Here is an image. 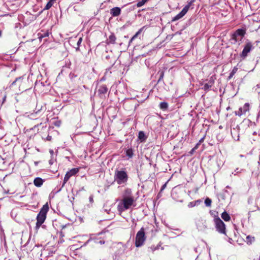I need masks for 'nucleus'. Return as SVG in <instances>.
Masks as SVG:
<instances>
[{
    "mask_svg": "<svg viewBox=\"0 0 260 260\" xmlns=\"http://www.w3.org/2000/svg\"><path fill=\"white\" fill-rule=\"evenodd\" d=\"M135 200L133 196L132 190L129 188H126L124 191L122 195V199L119 203L117 208L119 212L124 211L131 207L135 206Z\"/></svg>",
    "mask_w": 260,
    "mask_h": 260,
    "instance_id": "f257e3e1",
    "label": "nucleus"
},
{
    "mask_svg": "<svg viewBox=\"0 0 260 260\" xmlns=\"http://www.w3.org/2000/svg\"><path fill=\"white\" fill-rule=\"evenodd\" d=\"M49 210V207L46 203L41 209L40 211L38 213L37 216V222L36 228L37 230L39 229L41 225L44 223L46 218V214Z\"/></svg>",
    "mask_w": 260,
    "mask_h": 260,
    "instance_id": "f03ea898",
    "label": "nucleus"
},
{
    "mask_svg": "<svg viewBox=\"0 0 260 260\" xmlns=\"http://www.w3.org/2000/svg\"><path fill=\"white\" fill-rule=\"evenodd\" d=\"M245 34V29L239 28L236 30L233 34H232L231 38L232 44H238V45H240Z\"/></svg>",
    "mask_w": 260,
    "mask_h": 260,
    "instance_id": "7ed1b4c3",
    "label": "nucleus"
},
{
    "mask_svg": "<svg viewBox=\"0 0 260 260\" xmlns=\"http://www.w3.org/2000/svg\"><path fill=\"white\" fill-rule=\"evenodd\" d=\"M128 178V175L125 171L118 170L115 171L114 180L118 184H126Z\"/></svg>",
    "mask_w": 260,
    "mask_h": 260,
    "instance_id": "20e7f679",
    "label": "nucleus"
},
{
    "mask_svg": "<svg viewBox=\"0 0 260 260\" xmlns=\"http://www.w3.org/2000/svg\"><path fill=\"white\" fill-rule=\"evenodd\" d=\"M146 239L144 229L142 228L136 234L135 246L137 247L142 246L144 244Z\"/></svg>",
    "mask_w": 260,
    "mask_h": 260,
    "instance_id": "39448f33",
    "label": "nucleus"
},
{
    "mask_svg": "<svg viewBox=\"0 0 260 260\" xmlns=\"http://www.w3.org/2000/svg\"><path fill=\"white\" fill-rule=\"evenodd\" d=\"M216 230L221 234H225V225L218 217L214 219Z\"/></svg>",
    "mask_w": 260,
    "mask_h": 260,
    "instance_id": "423d86ee",
    "label": "nucleus"
},
{
    "mask_svg": "<svg viewBox=\"0 0 260 260\" xmlns=\"http://www.w3.org/2000/svg\"><path fill=\"white\" fill-rule=\"evenodd\" d=\"M253 48L252 44L251 42L248 41L246 43L244 47L240 54V56L243 58H245L249 52H250Z\"/></svg>",
    "mask_w": 260,
    "mask_h": 260,
    "instance_id": "0eeeda50",
    "label": "nucleus"
},
{
    "mask_svg": "<svg viewBox=\"0 0 260 260\" xmlns=\"http://www.w3.org/2000/svg\"><path fill=\"white\" fill-rule=\"evenodd\" d=\"M79 172L78 168H73L67 172L63 179L62 187L65 185L69 179L73 176L75 175Z\"/></svg>",
    "mask_w": 260,
    "mask_h": 260,
    "instance_id": "6e6552de",
    "label": "nucleus"
},
{
    "mask_svg": "<svg viewBox=\"0 0 260 260\" xmlns=\"http://www.w3.org/2000/svg\"><path fill=\"white\" fill-rule=\"evenodd\" d=\"M216 78L214 76H212L210 77V78L208 80H207L208 81L207 83L205 84H202L203 85V87H202V89H204L206 92L209 91L210 88L212 87V86L214 85L215 80Z\"/></svg>",
    "mask_w": 260,
    "mask_h": 260,
    "instance_id": "1a4fd4ad",
    "label": "nucleus"
},
{
    "mask_svg": "<svg viewBox=\"0 0 260 260\" xmlns=\"http://www.w3.org/2000/svg\"><path fill=\"white\" fill-rule=\"evenodd\" d=\"M23 80H24V78L23 77H20L17 78L15 79V80L12 82V83L11 85V86L14 85H16L19 88L20 90L24 89V88L23 87V84H24Z\"/></svg>",
    "mask_w": 260,
    "mask_h": 260,
    "instance_id": "9d476101",
    "label": "nucleus"
},
{
    "mask_svg": "<svg viewBox=\"0 0 260 260\" xmlns=\"http://www.w3.org/2000/svg\"><path fill=\"white\" fill-rule=\"evenodd\" d=\"M187 12V7L183 8L182 11L179 14H178L177 15H176L172 18V21H177L180 19V18H182L186 14Z\"/></svg>",
    "mask_w": 260,
    "mask_h": 260,
    "instance_id": "9b49d317",
    "label": "nucleus"
},
{
    "mask_svg": "<svg viewBox=\"0 0 260 260\" xmlns=\"http://www.w3.org/2000/svg\"><path fill=\"white\" fill-rule=\"evenodd\" d=\"M121 13V9L119 7H114L110 10V14L113 17H117Z\"/></svg>",
    "mask_w": 260,
    "mask_h": 260,
    "instance_id": "f8f14e48",
    "label": "nucleus"
},
{
    "mask_svg": "<svg viewBox=\"0 0 260 260\" xmlns=\"http://www.w3.org/2000/svg\"><path fill=\"white\" fill-rule=\"evenodd\" d=\"M108 91V88L105 85H102L100 86L99 89H98V93L101 96H102L105 93H107Z\"/></svg>",
    "mask_w": 260,
    "mask_h": 260,
    "instance_id": "ddd939ff",
    "label": "nucleus"
},
{
    "mask_svg": "<svg viewBox=\"0 0 260 260\" xmlns=\"http://www.w3.org/2000/svg\"><path fill=\"white\" fill-rule=\"evenodd\" d=\"M34 183L36 186L40 187L43 183V180L42 178L37 177L34 179Z\"/></svg>",
    "mask_w": 260,
    "mask_h": 260,
    "instance_id": "4468645a",
    "label": "nucleus"
},
{
    "mask_svg": "<svg viewBox=\"0 0 260 260\" xmlns=\"http://www.w3.org/2000/svg\"><path fill=\"white\" fill-rule=\"evenodd\" d=\"M221 218L225 221H229L231 219V217L229 215V214L226 212L224 211L221 214Z\"/></svg>",
    "mask_w": 260,
    "mask_h": 260,
    "instance_id": "2eb2a0df",
    "label": "nucleus"
},
{
    "mask_svg": "<svg viewBox=\"0 0 260 260\" xmlns=\"http://www.w3.org/2000/svg\"><path fill=\"white\" fill-rule=\"evenodd\" d=\"M201 202H202V201L200 200L191 202L188 204V207L189 208L193 207L194 206L199 205Z\"/></svg>",
    "mask_w": 260,
    "mask_h": 260,
    "instance_id": "dca6fc26",
    "label": "nucleus"
},
{
    "mask_svg": "<svg viewBox=\"0 0 260 260\" xmlns=\"http://www.w3.org/2000/svg\"><path fill=\"white\" fill-rule=\"evenodd\" d=\"M108 44H114L116 41V37L114 34H111L108 38Z\"/></svg>",
    "mask_w": 260,
    "mask_h": 260,
    "instance_id": "f3484780",
    "label": "nucleus"
},
{
    "mask_svg": "<svg viewBox=\"0 0 260 260\" xmlns=\"http://www.w3.org/2000/svg\"><path fill=\"white\" fill-rule=\"evenodd\" d=\"M138 138L141 142H143L146 139L147 137L143 131H140L139 133Z\"/></svg>",
    "mask_w": 260,
    "mask_h": 260,
    "instance_id": "a211bd4d",
    "label": "nucleus"
},
{
    "mask_svg": "<svg viewBox=\"0 0 260 260\" xmlns=\"http://www.w3.org/2000/svg\"><path fill=\"white\" fill-rule=\"evenodd\" d=\"M168 107V104L167 102H161L159 104V108L162 110H166Z\"/></svg>",
    "mask_w": 260,
    "mask_h": 260,
    "instance_id": "6ab92c4d",
    "label": "nucleus"
},
{
    "mask_svg": "<svg viewBox=\"0 0 260 260\" xmlns=\"http://www.w3.org/2000/svg\"><path fill=\"white\" fill-rule=\"evenodd\" d=\"M238 68L237 67H234L232 71V72L230 73V75L228 77L229 79H231L233 76L236 74V73L237 72Z\"/></svg>",
    "mask_w": 260,
    "mask_h": 260,
    "instance_id": "aec40b11",
    "label": "nucleus"
},
{
    "mask_svg": "<svg viewBox=\"0 0 260 260\" xmlns=\"http://www.w3.org/2000/svg\"><path fill=\"white\" fill-rule=\"evenodd\" d=\"M126 155L129 157V158H131L133 157V149L132 148H130V149H128L126 151Z\"/></svg>",
    "mask_w": 260,
    "mask_h": 260,
    "instance_id": "412c9836",
    "label": "nucleus"
},
{
    "mask_svg": "<svg viewBox=\"0 0 260 260\" xmlns=\"http://www.w3.org/2000/svg\"><path fill=\"white\" fill-rule=\"evenodd\" d=\"M142 30V28H141L136 33V34L130 40L129 43L132 42L136 38H137L138 35L140 34Z\"/></svg>",
    "mask_w": 260,
    "mask_h": 260,
    "instance_id": "4be33fe9",
    "label": "nucleus"
},
{
    "mask_svg": "<svg viewBox=\"0 0 260 260\" xmlns=\"http://www.w3.org/2000/svg\"><path fill=\"white\" fill-rule=\"evenodd\" d=\"M254 238L253 237H251L250 236H248L246 237V242L248 244H251L252 242L254 241Z\"/></svg>",
    "mask_w": 260,
    "mask_h": 260,
    "instance_id": "5701e85b",
    "label": "nucleus"
},
{
    "mask_svg": "<svg viewBox=\"0 0 260 260\" xmlns=\"http://www.w3.org/2000/svg\"><path fill=\"white\" fill-rule=\"evenodd\" d=\"M212 201L209 198H207L205 200V204L207 207H210L211 206Z\"/></svg>",
    "mask_w": 260,
    "mask_h": 260,
    "instance_id": "b1692460",
    "label": "nucleus"
},
{
    "mask_svg": "<svg viewBox=\"0 0 260 260\" xmlns=\"http://www.w3.org/2000/svg\"><path fill=\"white\" fill-rule=\"evenodd\" d=\"M241 108L243 109V112L245 113L249 109V105L248 103H245L243 107Z\"/></svg>",
    "mask_w": 260,
    "mask_h": 260,
    "instance_id": "393cba45",
    "label": "nucleus"
},
{
    "mask_svg": "<svg viewBox=\"0 0 260 260\" xmlns=\"http://www.w3.org/2000/svg\"><path fill=\"white\" fill-rule=\"evenodd\" d=\"M243 114H245V113L243 112V109H242L241 107L237 111H235V114L239 116H241Z\"/></svg>",
    "mask_w": 260,
    "mask_h": 260,
    "instance_id": "a878e982",
    "label": "nucleus"
},
{
    "mask_svg": "<svg viewBox=\"0 0 260 260\" xmlns=\"http://www.w3.org/2000/svg\"><path fill=\"white\" fill-rule=\"evenodd\" d=\"M196 0H189L188 2V4L186 5L184 8L187 7V11H188L190 7L193 4V3L195 2Z\"/></svg>",
    "mask_w": 260,
    "mask_h": 260,
    "instance_id": "bb28decb",
    "label": "nucleus"
},
{
    "mask_svg": "<svg viewBox=\"0 0 260 260\" xmlns=\"http://www.w3.org/2000/svg\"><path fill=\"white\" fill-rule=\"evenodd\" d=\"M53 3L50 0L44 8V10H49L53 5Z\"/></svg>",
    "mask_w": 260,
    "mask_h": 260,
    "instance_id": "cd10ccee",
    "label": "nucleus"
},
{
    "mask_svg": "<svg viewBox=\"0 0 260 260\" xmlns=\"http://www.w3.org/2000/svg\"><path fill=\"white\" fill-rule=\"evenodd\" d=\"M82 42V38L81 37H80L78 39V40L77 43V47L76 48V51L79 50V47H80Z\"/></svg>",
    "mask_w": 260,
    "mask_h": 260,
    "instance_id": "c85d7f7f",
    "label": "nucleus"
},
{
    "mask_svg": "<svg viewBox=\"0 0 260 260\" xmlns=\"http://www.w3.org/2000/svg\"><path fill=\"white\" fill-rule=\"evenodd\" d=\"M147 1V0H141V1H139L137 4V6L138 7H140L143 6L145 3Z\"/></svg>",
    "mask_w": 260,
    "mask_h": 260,
    "instance_id": "c756f323",
    "label": "nucleus"
},
{
    "mask_svg": "<svg viewBox=\"0 0 260 260\" xmlns=\"http://www.w3.org/2000/svg\"><path fill=\"white\" fill-rule=\"evenodd\" d=\"M94 242L95 244H103L105 243V241L104 240H99V239H94Z\"/></svg>",
    "mask_w": 260,
    "mask_h": 260,
    "instance_id": "7c9ffc66",
    "label": "nucleus"
},
{
    "mask_svg": "<svg viewBox=\"0 0 260 260\" xmlns=\"http://www.w3.org/2000/svg\"><path fill=\"white\" fill-rule=\"evenodd\" d=\"M159 78L158 79V82L160 81V80L163 79L164 76V72L163 71H161L159 72Z\"/></svg>",
    "mask_w": 260,
    "mask_h": 260,
    "instance_id": "2f4dec72",
    "label": "nucleus"
},
{
    "mask_svg": "<svg viewBox=\"0 0 260 260\" xmlns=\"http://www.w3.org/2000/svg\"><path fill=\"white\" fill-rule=\"evenodd\" d=\"M238 170H239V169L237 168L236 170L235 171V173L233 172V174H234L235 175H236L239 172H241V171H244V170L243 169L241 170L240 171H239Z\"/></svg>",
    "mask_w": 260,
    "mask_h": 260,
    "instance_id": "473e14b6",
    "label": "nucleus"
},
{
    "mask_svg": "<svg viewBox=\"0 0 260 260\" xmlns=\"http://www.w3.org/2000/svg\"><path fill=\"white\" fill-rule=\"evenodd\" d=\"M48 36H49V33L46 32H44V34H42L40 37L44 38V37H48Z\"/></svg>",
    "mask_w": 260,
    "mask_h": 260,
    "instance_id": "72a5a7b5",
    "label": "nucleus"
},
{
    "mask_svg": "<svg viewBox=\"0 0 260 260\" xmlns=\"http://www.w3.org/2000/svg\"><path fill=\"white\" fill-rule=\"evenodd\" d=\"M150 249L152 250V251H154V250H155L156 249H158V247H150Z\"/></svg>",
    "mask_w": 260,
    "mask_h": 260,
    "instance_id": "f704fd0d",
    "label": "nucleus"
},
{
    "mask_svg": "<svg viewBox=\"0 0 260 260\" xmlns=\"http://www.w3.org/2000/svg\"><path fill=\"white\" fill-rule=\"evenodd\" d=\"M166 186V184H164L161 188V191H162L163 189H164L165 188Z\"/></svg>",
    "mask_w": 260,
    "mask_h": 260,
    "instance_id": "c9c22d12",
    "label": "nucleus"
},
{
    "mask_svg": "<svg viewBox=\"0 0 260 260\" xmlns=\"http://www.w3.org/2000/svg\"><path fill=\"white\" fill-rule=\"evenodd\" d=\"M53 3L56 1V0H50Z\"/></svg>",
    "mask_w": 260,
    "mask_h": 260,
    "instance_id": "e433bc0d",
    "label": "nucleus"
},
{
    "mask_svg": "<svg viewBox=\"0 0 260 260\" xmlns=\"http://www.w3.org/2000/svg\"><path fill=\"white\" fill-rule=\"evenodd\" d=\"M203 138L201 139V140L200 141L201 142L202 141H203Z\"/></svg>",
    "mask_w": 260,
    "mask_h": 260,
    "instance_id": "4c0bfd02",
    "label": "nucleus"
},
{
    "mask_svg": "<svg viewBox=\"0 0 260 260\" xmlns=\"http://www.w3.org/2000/svg\"><path fill=\"white\" fill-rule=\"evenodd\" d=\"M39 111V110L37 111L36 113H38V112Z\"/></svg>",
    "mask_w": 260,
    "mask_h": 260,
    "instance_id": "58836bf2",
    "label": "nucleus"
}]
</instances>
